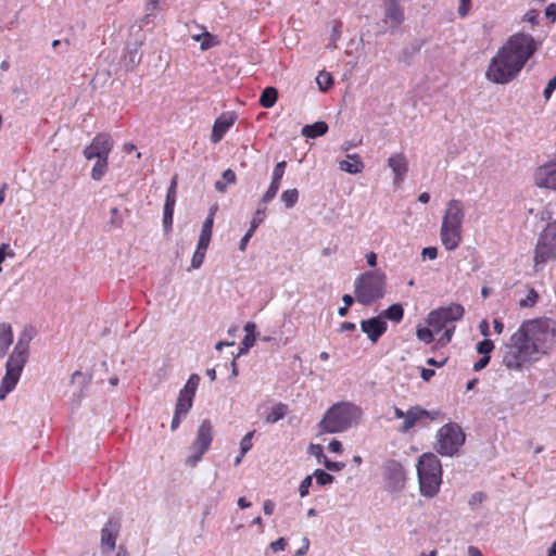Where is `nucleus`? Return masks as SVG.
<instances>
[{"mask_svg":"<svg viewBox=\"0 0 556 556\" xmlns=\"http://www.w3.org/2000/svg\"><path fill=\"white\" fill-rule=\"evenodd\" d=\"M494 349V343L490 339H484L477 344V352L483 356L489 355Z\"/></svg>","mask_w":556,"mask_h":556,"instance_id":"obj_38","label":"nucleus"},{"mask_svg":"<svg viewBox=\"0 0 556 556\" xmlns=\"http://www.w3.org/2000/svg\"><path fill=\"white\" fill-rule=\"evenodd\" d=\"M518 330L505 345L503 364L509 370H521L526 363L538 359L535 352L523 338L517 339Z\"/></svg>","mask_w":556,"mask_h":556,"instance_id":"obj_9","label":"nucleus"},{"mask_svg":"<svg viewBox=\"0 0 556 556\" xmlns=\"http://www.w3.org/2000/svg\"><path fill=\"white\" fill-rule=\"evenodd\" d=\"M464 314L465 309L460 304L452 303L448 306L431 311L427 317V323L435 333H439L445 327L460 320Z\"/></svg>","mask_w":556,"mask_h":556,"instance_id":"obj_13","label":"nucleus"},{"mask_svg":"<svg viewBox=\"0 0 556 556\" xmlns=\"http://www.w3.org/2000/svg\"><path fill=\"white\" fill-rule=\"evenodd\" d=\"M121 523L117 519L110 518L101 530V547L103 552H112L116 546Z\"/></svg>","mask_w":556,"mask_h":556,"instance_id":"obj_15","label":"nucleus"},{"mask_svg":"<svg viewBox=\"0 0 556 556\" xmlns=\"http://www.w3.org/2000/svg\"><path fill=\"white\" fill-rule=\"evenodd\" d=\"M383 316L392 321L400 323L404 316V309L401 304H392L384 312Z\"/></svg>","mask_w":556,"mask_h":556,"instance_id":"obj_29","label":"nucleus"},{"mask_svg":"<svg viewBox=\"0 0 556 556\" xmlns=\"http://www.w3.org/2000/svg\"><path fill=\"white\" fill-rule=\"evenodd\" d=\"M388 165L394 174V184H401L408 170V164L405 155L403 153L391 155L388 160Z\"/></svg>","mask_w":556,"mask_h":556,"instance_id":"obj_20","label":"nucleus"},{"mask_svg":"<svg viewBox=\"0 0 556 556\" xmlns=\"http://www.w3.org/2000/svg\"><path fill=\"white\" fill-rule=\"evenodd\" d=\"M237 117L232 112H226L220 114L214 122L211 141L218 143L222 141L226 132L233 126Z\"/></svg>","mask_w":556,"mask_h":556,"instance_id":"obj_17","label":"nucleus"},{"mask_svg":"<svg viewBox=\"0 0 556 556\" xmlns=\"http://www.w3.org/2000/svg\"><path fill=\"white\" fill-rule=\"evenodd\" d=\"M464 204L460 200L447 202L440 229L441 242L447 251L458 248L462 242Z\"/></svg>","mask_w":556,"mask_h":556,"instance_id":"obj_5","label":"nucleus"},{"mask_svg":"<svg viewBox=\"0 0 556 556\" xmlns=\"http://www.w3.org/2000/svg\"><path fill=\"white\" fill-rule=\"evenodd\" d=\"M339 168L349 174H358L364 169V163L358 154H349L339 163Z\"/></svg>","mask_w":556,"mask_h":556,"instance_id":"obj_22","label":"nucleus"},{"mask_svg":"<svg viewBox=\"0 0 556 556\" xmlns=\"http://www.w3.org/2000/svg\"><path fill=\"white\" fill-rule=\"evenodd\" d=\"M421 255L424 258L435 260L438 256V249L435 247L425 248Z\"/></svg>","mask_w":556,"mask_h":556,"instance_id":"obj_49","label":"nucleus"},{"mask_svg":"<svg viewBox=\"0 0 556 556\" xmlns=\"http://www.w3.org/2000/svg\"><path fill=\"white\" fill-rule=\"evenodd\" d=\"M417 475L421 494L433 497L439 492L442 482L440 459L432 453L422 454L418 459Z\"/></svg>","mask_w":556,"mask_h":556,"instance_id":"obj_6","label":"nucleus"},{"mask_svg":"<svg viewBox=\"0 0 556 556\" xmlns=\"http://www.w3.org/2000/svg\"><path fill=\"white\" fill-rule=\"evenodd\" d=\"M255 324L254 323H247L245 326H244V331L247 332V334L244 336V339L242 341V344L244 346L245 350L252 348L254 345V342H255Z\"/></svg>","mask_w":556,"mask_h":556,"instance_id":"obj_31","label":"nucleus"},{"mask_svg":"<svg viewBox=\"0 0 556 556\" xmlns=\"http://www.w3.org/2000/svg\"><path fill=\"white\" fill-rule=\"evenodd\" d=\"M444 329L445 330H444L442 337L440 338V342L443 344L451 341V339L454 334V331H455V326L452 324L451 326H447Z\"/></svg>","mask_w":556,"mask_h":556,"instance_id":"obj_45","label":"nucleus"},{"mask_svg":"<svg viewBox=\"0 0 556 556\" xmlns=\"http://www.w3.org/2000/svg\"><path fill=\"white\" fill-rule=\"evenodd\" d=\"M328 131V125L325 122H316L312 125H306L302 129V135L306 138H317Z\"/></svg>","mask_w":556,"mask_h":556,"instance_id":"obj_25","label":"nucleus"},{"mask_svg":"<svg viewBox=\"0 0 556 556\" xmlns=\"http://www.w3.org/2000/svg\"><path fill=\"white\" fill-rule=\"evenodd\" d=\"M471 8V0H459L458 14L460 17L467 16Z\"/></svg>","mask_w":556,"mask_h":556,"instance_id":"obj_44","label":"nucleus"},{"mask_svg":"<svg viewBox=\"0 0 556 556\" xmlns=\"http://www.w3.org/2000/svg\"><path fill=\"white\" fill-rule=\"evenodd\" d=\"M545 15L547 18H551L552 22H554L556 20V4L555 3H551L546 7Z\"/></svg>","mask_w":556,"mask_h":556,"instance_id":"obj_54","label":"nucleus"},{"mask_svg":"<svg viewBox=\"0 0 556 556\" xmlns=\"http://www.w3.org/2000/svg\"><path fill=\"white\" fill-rule=\"evenodd\" d=\"M276 192L268 188L267 191L263 194L262 202L264 204L269 203L276 197Z\"/></svg>","mask_w":556,"mask_h":556,"instance_id":"obj_56","label":"nucleus"},{"mask_svg":"<svg viewBox=\"0 0 556 556\" xmlns=\"http://www.w3.org/2000/svg\"><path fill=\"white\" fill-rule=\"evenodd\" d=\"M536 186L556 190V160L540 166L535 174Z\"/></svg>","mask_w":556,"mask_h":556,"instance_id":"obj_16","label":"nucleus"},{"mask_svg":"<svg viewBox=\"0 0 556 556\" xmlns=\"http://www.w3.org/2000/svg\"><path fill=\"white\" fill-rule=\"evenodd\" d=\"M324 466L330 470V471H340L344 468L345 464L340 462H331L327 458V456H324L323 460Z\"/></svg>","mask_w":556,"mask_h":556,"instance_id":"obj_42","label":"nucleus"},{"mask_svg":"<svg viewBox=\"0 0 556 556\" xmlns=\"http://www.w3.org/2000/svg\"><path fill=\"white\" fill-rule=\"evenodd\" d=\"M280 184H281L280 180H276V179L271 178V181H270V185L268 188L277 193L280 188Z\"/></svg>","mask_w":556,"mask_h":556,"instance_id":"obj_64","label":"nucleus"},{"mask_svg":"<svg viewBox=\"0 0 556 556\" xmlns=\"http://www.w3.org/2000/svg\"><path fill=\"white\" fill-rule=\"evenodd\" d=\"M199 382V375L192 374L187 380L185 387L180 390L170 425L172 431L178 429L182 417H185L191 409Z\"/></svg>","mask_w":556,"mask_h":556,"instance_id":"obj_11","label":"nucleus"},{"mask_svg":"<svg viewBox=\"0 0 556 556\" xmlns=\"http://www.w3.org/2000/svg\"><path fill=\"white\" fill-rule=\"evenodd\" d=\"M278 99V91L274 87H267L263 90L258 103L262 108L270 109L273 108Z\"/></svg>","mask_w":556,"mask_h":556,"instance_id":"obj_26","label":"nucleus"},{"mask_svg":"<svg viewBox=\"0 0 556 556\" xmlns=\"http://www.w3.org/2000/svg\"><path fill=\"white\" fill-rule=\"evenodd\" d=\"M311 453L317 457L319 463H323L324 456H326L323 452V447L319 444H311L309 446Z\"/></svg>","mask_w":556,"mask_h":556,"instance_id":"obj_48","label":"nucleus"},{"mask_svg":"<svg viewBox=\"0 0 556 556\" xmlns=\"http://www.w3.org/2000/svg\"><path fill=\"white\" fill-rule=\"evenodd\" d=\"M254 232H255L254 230L249 228L247 233L243 236V238L241 239L240 244H239V248L241 251L245 250L247 244H248L249 240L252 238V236L254 235Z\"/></svg>","mask_w":556,"mask_h":556,"instance_id":"obj_52","label":"nucleus"},{"mask_svg":"<svg viewBox=\"0 0 556 556\" xmlns=\"http://www.w3.org/2000/svg\"><path fill=\"white\" fill-rule=\"evenodd\" d=\"M519 338H523L535 354H547L556 344V321L548 317L526 320L518 328Z\"/></svg>","mask_w":556,"mask_h":556,"instance_id":"obj_2","label":"nucleus"},{"mask_svg":"<svg viewBox=\"0 0 556 556\" xmlns=\"http://www.w3.org/2000/svg\"><path fill=\"white\" fill-rule=\"evenodd\" d=\"M176 189H177V178L174 177L172 179L170 186L167 190V194H166V199H165L166 203H175L176 204Z\"/></svg>","mask_w":556,"mask_h":556,"instance_id":"obj_40","label":"nucleus"},{"mask_svg":"<svg viewBox=\"0 0 556 556\" xmlns=\"http://www.w3.org/2000/svg\"><path fill=\"white\" fill-rule=\"evenodd\" d=\"M540 46L541 42L530 34L516 33L509 36L491 59L485 72L486 79L500 85L513 81Z\"/></svg>","mask_w":556,"mask_h":556,"instance_id":"obj_1","label":"nucleus"},{"mask_svg":"<svg viewBox=\"0 0 556 556\" xmlns=\"http://www.w3.org/2000/svg\"><path fill=\"white\" fill-rule=\"evenodd\" d=\"M13 343V330L10 324H0V358L8 353L10 345Z\"/></svg>","mask_w":556,"mask_h":556,"instance_id":"obj_23","label":"nucleus"},{"mask_svg":"<svg viewBox=\"0 0 556 556\" xmlns=\"http://www.w3.org/2000/svg\"><path fill=\"white\" fill-rule=\"evenodd\" d=\"M30 337L24 332L20 336L13 352L5 364V375L0 386V400L14 390L16 387L25 364L28 359Z\"/></svg>","mask_w":556,"mask_h":556,"instance_id":"obj_4","label":"nucleus"},{"mask_svg":"<svg viewBox=\"0 0 556 556\" xmlns=\"http://www.w3.org/2000/svg\"><path fill=\"white\" fill-rule=\"evenodd\" d=\"M538 300H539V293L536 292L535 289L530 288L527 296L519 301V306L520 307H533L536 304Z\"/></svg>","mask_w":556,"mask_h":556,"instance_id":"obj_32","label":"nucleus"},{"mask_svg":"<svg viewBox=\"0 0 556 556\" xmlns=\"http://www.w3.org/2000/svg\"><path fill=\"white\" fill-rule=\"evenodd\" d=\"M109 157H99L97 159L92 169H91V178L96 181H100L108 172V162Z\"/></svg>","mask_w":556,"mask_h":556,"instance_id":"obj_27","label":"nucleus"},{"mask_svg":"<svg viewBox=\"0 0 556 556\" xmlns=\"http://www.w3.org/2000/svg\"><path fill=\"white\" fill-rule=\"evenodd\" d=\"M255 431L248 432L240 441V453L245 455L253 446L252 439Z\"/></svg>","mask_w":556,"mask_h":556,"instance_id":"obj_37","label":"nucleus"},{"mask_svg":"<svg viewBox=\"0 0 556 556\" xmlns=\"http://www.w3.org/2000/svg\"><path fill=\"white\" fill-rule=\"evenodd\" d=\"M313 476L315 477L316 479V482L319 484V485H326V484H330L333 482L334 480V477L321 469H316L313 473Z\"/></svg>","mask_w":556,"mask_h":556,"instance_id":"obj_34","label":"nucleus"},{"mask_svg":"<svg viewBox=\"0 0 556 556\" xmlns=\"http://www.w3.org/2000/svg\"><path fill=\"white\" fill-rule=\"evenodd\" d=\"M386 275L375 270L362 274L355 280V296L357 302L370 305L384 295Z\"/></svg>","mask_w":556,"mask_h":556,"instance_id":"obj_7","label":"nucleus"},{"mask_svg":"<svg viewBox=\"0 0 556 556\" xmlns=\"http://www.w3.org/2000/svg\"><path fill=\"white\" fill-rule=\"evenodd\" d=\"M433 369L421 368L420 376L425 381H429L434 376Z\"/></svg>","mask_w":556,"mask_h":556,"instance_id":"obj_57","label":"nucleus"},{"mask_svg":"<svg viewBox=\"0 0 556 556\" xmlns=\"http://www.w3.org/2000/svg\"><path fill=\"white\" fill-rule=\"evenodd\" d=\"M493 328L496 333L501 334L504 331V324L500 319H494Z\"/></svg>","mask_w":556,"mask_h":556,"instance_id":"obj_60","label":"nucleus"},{"mask_svg":"<svg viewBox=\"0 0 556 556\" xmlns=\"http://www.w3.org/2000/svg\"><path fill=\"white\" fill-rule=\"evenodd\" d=\"M316 81L323 91H326L333 84L331 75L326 72L319 73V75L316 78Z\"/></svg>","mask_w":556,"mask_h":556,"instance_id":"obj_36","label":"nucleus"},{"mask_svg":"<svg viewBox=\"0 0 556 556\" xmlns=\"http://www.w3.org/2000/svg\"><path fill=\"white\" fill-rule=\"evenodd\" d=\"M223 178L228 182V184H233L236 181V174L232 169L228 168L226 169L224 173H223Z\"/></svg>","mask_w":556,"mask_h":556,"instance_id":"obj_55","label":"nucleus"},{"mask_svg":"<svg viewBox=\"0 0 556 556\" xmlns=\"http://www.w3.org/2000/svg\"><path fill=\"white\" fill-rule=\"evenodd\" d=\"M174 208H175V203H166L165 202L163 215L174 216Z\"/></svg>","mask_w":556,"mask_h":556,"instance_id":"obj_59","label":"nucleus"},{"mask_svg":"<svg viewBox=\"0 0 556 556\" xmlns=\"http://www.w3.org/2000/svg\"><path fill=\"white\" fill-rule=\"evenodd\" d=\"M556 261V220L547 223L539 235L533 252V269L541 271L546 263Z\"/></svg>","mask_w":556,"mask_h":556,"instance_id":"obj_8","label":"nucleus"},{"mask_svg":"<svg viewBox=\"0 0 556 556\" xmlns=\"http://www.w3.org/2000/svg\"><path fill=\"white\" fill-rule=\"evenodd\" d=\"M328 448L330 452L339 453V454L342 453V451H343L341 442L337 439H333L330 441Z\"/></svg>","mask_w":556,"mask_h":556,"instance_id":"obj_51","label":"nucleus"},{"mask_svg":"<svg viewBox=\"0 0 556 556\" xmlns=\"http://www.w3.org/2000/svg\"><path fill=\"white\" fill-rule=\"evenodd\" d=\"M163 225L165 230H169L173 226V216L163 215Z\"/></svg>","mask_w":556,"mask_h":556,"instance_id":"obj_62","label":"nucleus"},{"mask_svg":"<svg viewBox=\"0 0 556 556\" xmlns=\"http://www.w3.org/2000/svg\"><path fill=\"white\" fill-rule=\"evenodd\" d=\"M263 510H264V514L267 516L273 515V513L275 510V503L271 500L264 501Z\"/></svg>","mask_w":556,"mask_h":556,"instance_id":"obj_53","label":"nucleus"},{"mask_svg":"<svg viewBox=\"0 0 556 556\" xmlns=\"http://www.w3.org/2000/svg\"><path fill=\"white\" fill-rule=\"evenodd\" d=\"M286 167H287V162L286 161H281V162L277 163L275 168H274L273 177L271 178L281 181V179H282V177L285 175Z\"/></svg>","mask_w":556,"mask_h":556,"instance_id":"obj_43","label":"nucleus"},{"mask_svg":"<svg viewBox=\"0 0 556 556\" xmlns=\"http://www.w3.org/2000/svg\"><path fill=\"white\" fill-rule=\"evenodd\" d=\"M218 207L217 205H213L210 207L208 216L204 220L200 233L199 241L201 248H208L211 238H212V231H213V225H214V217L217 212Z\"/></svg>","mask_w":556,"mask_h":556,"instance_id":"obj_21","label":"nucleus"},{"mask_svg":"<svg viewBox=\"0 0 556 556\" xmlns=\"http://www.w3.org/2000/svg\"><path fill=\"white\" fill-rule=\"evenodd\" d=\"M433 333H435L432 328H427V327H418L417 330H416V336L417 338L425 342V343H430L432 342L433 340Z\"/></svg>","mask_w":556,"mask_h":556,"instance_id":"obj_35","label":"nucleus"},{"mask_svg":"<svg viewBox=\"0 0 556 556\" xmlns=\"http://www.w3.org/2000/svg\"><path fill=\"white\" fill-rule=\"evenodd\" d=\"M362 331L365 332L371 342L378 339L387 331V323L379 316L372 317L361 323Z\"/></svg>","mask_w":556,"mask_h":556,"instance_id":"obj_18","label":"nucleus"},{"mask_svg":"<svg viewBox=\"0 0 556 556\" xmlns=\"http://www.w3.org/2000/svg\"><path fill=\"white\" fill-rule=\"evenodd\" d=\"M465 443V433L460 426L450 422L442 426L437 433L435 451L442 456L455 455Z\"/></svg>","mask_w":556,"mask_h":556,"instance_id":"obj_10","label":"nucleus"},{"mask_svg":"<svg viewBox=\"0 0 556 556\" xmlns=\"http://www.w3.org/2000/svg\"><path fill=\"white\" fill-rule=\"evenodd\" d=\"M366 260L369 266L375 267L377 264V255L374 252H370L366 255Z\"/></svg>","mask_w":556,"mask_h":556,"instance_id":"obj_61","label":"nucleus"},{"mask_svg":"<svg viewBox=\"0 0 556 556\" xmlns=\"http://www.w3.org/2000/svg\"><path fill=\"white\" fill-rule=\"evenodd\" d=\"M387 23H391L394 26L400 25L404 21V12L396 0L392 1L386 9Z\"/></svg>","mask_w":556,"mask_h":556,"instance_id":"obj_24","label":"nucleus"},{"mask_svg":"<svg viewBox=\"0 0 556 556\" xmlns=\"http://www.w3.org/2000/svg\"><path fill=\"white\" fill-rule=\"evenodd\" d=\"M281 201L286 208L293 207L299 201V190L295 188L285 190L281 193Z\"/></svg>","mask_w":556,"mask_h":556,"instance_id":"obj_30","label":"nucleus"},{"mask_svg":"<svg viewBox=\"0 0 556 556\" xmlns=\"http://www.w3.org/2000/svg\"><path fill=\"white\" fill-rule=\"evenodd\" d=\"M265 213H266L265 208H258L255 212V214H254V216H253V218L251 220V225H250V228L252 230L255 231L257 229V227L263 223V220L265 218Z\"/></svg>","mask_w":556,"mask_h":556,"instance_id":"obj_39","label":"nucleus"},{"mask_svg":"<svg viewBox=\"0 0 556 556\" xmlns=\"http://www.w3.org/2000/svg\"><path fill=\"white\" fill-rule=\"evenodd\" d=\"M490 363V355L482 356L478 362L473 364V370L480 371L488 366Z\"/></svg>","mask_w":556,"mask_h":556,"instance_id":"obj_50","label":"nucleus"},{"mask_svg":"<svg viewBox=\"0 0 556 556\" xmlns=\"http://www.w3.org/2000/svg\"><path fill=\"white\" fill-rule=\"evenodd\" d=\"M363 417L359 406L351 402H339L327 409L319 428L326 433H338L356 426Z\"/></svg>","mask_w":556,"mask_h":556,"instance_id":"obj_3","label":"nucleus"},{"mask_svg":"<svg viewBox=\"0 0 556 556\" xmlns=\"http://www.w3.org/2000/svg\"><path fill=\"white\" fill-rule=\"evenodd\" d=\"M113 148V141L108 134H98L84 150L87 160L109 157Z\"/></svg>","mask_w":556,"mask_h":556,"instance_id":"obj_14","label":"nucleus"},{"mask_svg":"<svg viewBox=\"0 0 556 556\" xmlns=\"http://www.w3.org/2000/svg\"><path fill=\"white\" fill-rule=\"evenodd\" d=\"M288 412V406L283 403H278L271 407L270 412L266 416V421L268 424H275L278 420L282 419Z\"/></svg>","mask_w":556,"mask_h":556,"instance_id":"obj_28","label":"nucleus"},{"mask_svg":"<svg viewBox=\"0 0 556 556\" xmlns=\"http://www.w3.org/2000/svg\"><path fill=\"white\" fill-rule=\"evenodd\" d=\"M425 418H431L430 412L427 409L420 407V406H413L407 412H405V419L403 425L400 428V431L407 432L409 429L416 426V424Z\"/></svg>","mask_w":556,"mask_h":556,"instance_id":"obj_19","label":"nucleus"},{"mask_svg":"<svg viewBox=\"0 0 556 556\" xmlns=\"http://www.w3.org/2000/svg\"><path fill=\"white\" fill-rule=\"evenodd\" d=\"M287 546V541L285 538H279L278 540L270 543V548L277 553L283 551Z\"/></svg>","mask_w":556,"mask_h":556,"instance_id":"obj_47","label":"nucleus"},{"mask_svg":"<svg viewBox=\"0 0 556 556\" xmlns=\"http://www.w3.org/2000/svg\"><path fill=\"white\" fill-rule=\"evenodd\" d=\"M485 494L483 492H476L471 495L469 500V505L471 507H476L477 505L481 504L485 500Z\"/></svg>","mask_w":556,"mask_h":556,"instance_id":"obj_46","label":"nucleus"},{"mask_svg":"<svg viewBox=\"0 0 556 556\" xmlns=\"http://www.w3.org/2000/svg\"><path fill=\"white\" fill-rule=\"evenodd\" d=\"M313 476H306L300 486H299V493L301 497H305L309 493V486L312 485Z\"/></svg>","mask_w":556,"mask_h":556,"instance_id":"obj_41","label":"nucleus"},{"mask_svg":"<svg viewBox=\"0 0 556 556\" xmlns=\"http://www.w3.org/2000/svg\"><path fill=\"white\" fill-rule=\"evenodd\" d=\"M206 250H207V248H201L200 242H198L197 250L191 260L192 268L197 269V268L201 267V265L203 264L204 257H205Z\"/></svg>","mask_w":556,"mask_h":556,"instance_id":"obj_33","label":"nucleus"},{"mask_svg":"<svg viewBox=\"0 0 556 556\" xmlns=\"http://www.w3.org/2000/svg\"><path fill=\"white\" fill-rule=\"evenodd\" d=\"M214 438V427L210 419H204L198 430L193 442L190 445V455L186 459V464L194 467L208 451Z\"/></svg>","mask_w":556,"mask_h":556,"instance_id":"obj_12","label":"nucleus"},{"mask_svg":"<svg viewBox=\"0 0 556 556\" xmlns=\"http://www.w3.org/2000/svg\"><path fill=\"white\" fill-rule=\"evenodd\" d=\"M469 556H482L481 551L476 546H469L467 549Z\"/></svg>","mask_w":556,"mask_h":556,"instance_id":"obj_63","label":"nucleus"},{"mask_svg":"<svg viewBox=\"0 0 556 556\" xmlns=\"http://www.w3.org/2000/svg\"><path fill=\"white\" fill-rule=\"evenodd\" d=\"M356 328L355 324L354 323H351V321H344L341 324L340 326V331L341 332H344V331H354Z\"/></svg>","mask_w":556,"mask_h":556,"instance_id":"obj_58","label":"nucleus"}]
</instances>
